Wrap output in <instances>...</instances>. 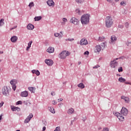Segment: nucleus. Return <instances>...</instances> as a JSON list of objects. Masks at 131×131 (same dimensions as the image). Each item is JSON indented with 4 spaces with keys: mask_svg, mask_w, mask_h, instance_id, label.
Instances as JSON below:
<instances>
[{
    "mask_svg": "<svg viewBox=\"0 0 131 131\" xmlns=\"http://www.w3.org/2000/svg\"><path fill=\"white\" fill-rule=\"evenodd\" d=\"M0 120H2V115L0 116Z\"/></svg>",
    "mask_w": 131,
    "mask_h": 131,
    "instance_id": "nucleus-58",
    "label": "nucleus"
},
{
    "mask_svg": "<svg viewBox=\"0 0 131 131\" xmlns=\"http://www.w3.org/2000/svg\"><path fill=\"white\" fill-rule=\"evenodd\" d=\"M129 84L130 85H131V83H129Z\"/></svg>",
    "mask_w": 131,
    "mask_h": 131,
    "instance_id": "nucleus-60",
    "label": "nucleus"
},
{
    "mask_svg": "<svg viewBox=\"0 0 131 131\" xmlns=\"http://www.w3.org/2000/svg\"><path fill=\"white\" fill-rule=\"evenodd\" d=\"M99 67H100L99 65H96L93 67V69H97V68H99Z\"/></svg>",
    "mask_w": 131,
    "mask_h": 131,
    "instance_id": "nucleus-39",
    "label": "nucleus"
},
{
    "mask_svg": "<svg viewBox=\"0 0 131 131\" xmlns=\"http://www.w3.org/2000/svg\"><path fill=\"white\" fill-rule=\"evenodd\" d=\"M119 76H120V75H118Z\"/></svg>",
    "mask_w": 131,
    "mask_h": 131,
    "instance_id": "nucleus-64",
    "label": "nucleus"
},
{
    "mask_svg": "<svg viewBox=\"0 0 131 131\" xmlns=\"http://www.w3.org/2000/svg\"><path fill=\"white\" fill-rule=\"evenodd\" d=\"M68 20H67V18L64 17L62 18V22H61V25H65L66 23H67V21Z\"/></svg>",
    "mask_w": 131,
    "mask_h": 131,
    "instance_id": "nucleus-24",
    "label": "nucleus"
},
{
    "mask_svg": "<svg viewBox=\"0 0 131 131\" xmlns=\"http://www.w3.org/2000/svg\"><path fill=\"white\" fill-rule=\"evenodd\" d=\"M68 40L69 41H73V40H74V38H68Z\"/></svg>",
    "mask_w": 131,
    "mask_h": 131,
    "instance_id": "nucleus-42",
    "label": "nucleus"
},
{
    "mask_svg": "<svg viewBox=\"0 0 131 131\" xmlns=\"http://www.w3.org/2000/svg\"><path fill=\"white\" fill-rule=\"evenodd\" d=\"M119 76H120V75H118Z\"/></svg>",
    "mask_w": 131,
    "mask_h": 131,
    "instance_id": "nucleus-63",
    "label": "nucleus"
},
{
    "mask_svg": "<svg viewBox=\"0 0 131 131\" xmlns=\"http://www.w3.org/2000/svg\"><path fill=\"white\" fill-rule=\"evenodd\" d=\"M66 40H67V41L68 40V39H66Z\"/></svg>",
    "mask_w": 131,
    "mask_h": 131,
    "instance_id": "nucleus-62",
    "label": "nucleus"
},
{
    "mask_svg": "<svg viewBox=\"0 0 131 131\" xmlns=\"http://www.w3.org/2000/svg\"><path fill=\"white\" fill-rule=\"evenodd\" d=\"M54 36H55V37H58V36H60V34L59 33H55L54 34Z\"/></svg>",
    "mask_w": 131,
    "mask_h": 131,
    "instance_id": "nucleus-37",
    "label": "nucleus"
},
{
    "mask_svg": "<svg viewBox=\"0 0 131 131\" xmlns=\"http://www.w3.org/2000/svg\"><path fill=\"white\" fill-rule=\"evenodd\" d=\"M27 28L29 30H33V29H34V26L32 24H29L27 26Z\"/></svg>",
    "mask_w": 131,
    "mask_h": 131,
    "instance_id": "nucleus-17",
    "label": "nucleus"
},
{
    "mask_svg": "<svg viewBox=\"0 0 131 131\" xmlns=\"http://www.w3.org/2000/svg\"><path fill=\"white\" fill-rule=\"evenodd\" d=\"M34 19L35 21H39V20H41V16H36Z\"/></svg>",
    "mask_w": 131,
    "mask_h": 131,
    "instance_id": "nucleus-29",
    "label": "nucleus"
},
{
    "mask_svg": "<svg viewBox=\"0 0 131 131\" xmlns=\"http://www.w3.org/2000/svg\"><path fill=\"white\" fill-rule=\"evenodd\" d=\"M11 108L12 111H20V108L14 106H11Z\"/></svg>",
    "mask_w": 131,
    "mask_h": 131,
    "instance_id": "nucleus-21",
    "label": "nucleus"
},
{
    "mask_svg": "<svg viewBox=\"0 0 131 131\" xmlns=\"http://www.w3.org/2000/svg\"><path fill=\"white\" fill-rule=\"evenodd\" d=\"M10 93V90L7 86H5L2 89V94L4 96H9Z\"/></svg>",
    "mask_w": 131,
    "mask_h": 131,
    "instance_id": "nucleus-6",
    "label": "nucleus"
},
{
    "mask_svg": "<svg viewBox=\"0 0 131 131\" xmlns=\"http://www.w3.org/2000/svg\"><path fill=\"white\" fill-rule=\"evenodd\" d=\"M101 46L102 48H105L106 47V45H105V43H101Z\"/></svg>",
    "mask_w": 131,
    "mask_h": 131,
    "instance_id": "nucleus-44",
    "label": "nucleus"
},
{
    "mask_svg": "<svg viewBox=\"0 0 131 131\" xmlns=\"http://www.w3.org/2000/svg\"><path fill=\"white\" fill-rule=\"evenodd\" d=\"M76 2L77 4H81V3H83V2H84V0H76Z\"/></svg>",
    "mask_w": 131,
    "mask_h": 131,
    "instance_id": "nucleus-32",
    "label": "nucleus"
},
{
    "mask_svg": "<svg viewBox=\"0 0 131 131\" xmlns=\"http://www.w3.org/2000/svg\"><path fill=\"white\" fill-rule=\"evenodd\" d=\"M32 72L33 74L35 73L37 76H38L40 75V73L39 72V71L38 70H33L32 71Z\"/></svg>",
    "mask_w": 131,
    "mask_h": 131,
    "instance_id": "nucleus-22",
    "label": "nucleus"
},
{
    "mask_svg": "<svg viewBox=\"0 0 131 131\" xmlns=\"http://www.w3.org/2000/svg\"><path fill=\"white\" fill-rule=\"evenodd\" d=\"M3 53H4V52H3V51H2V52H1V51H0V54H3Z\"/></svg>",
    "mask_w": 131,
    "mask_h": 131,
    "instance_id": "nucleus-57",
    "label": "nucleus"
},
{
    "mask_svg": "<svg viewBox=\"0 0 131 131\" xmlns=\"http://www.w3.org/2000/svg\"><path fill=\"white\" fill-rule=\"evenodd\" d=\"M45 62L48 66H52L54 64V61L52 59H46Z\"/></svg>",
    "mask_w": 131,
    "mask_h": 131,
    "instance_id": "nucleus-11",
    "label": "nucleus"
},
{
    "mask_svg": "<svg viewBox=\"0 0 131 131\" xmlns=\"http://www.w3.org/2000/svg\"><path fill=\"white\" fill-rule=\"evenodd\" d=\"M99 40L100 41H104L105 40V37H99Z\"/></svg>",
    "mask_w": 131,
    "mask_h": 131,
    "instance_id": "nucleus-33",
    "label": "nucleus"
},
{
    "mask_svg": "<svg viewBox=\"0 0 131 131\" xmlns=\"http://www.w3.org/2000/svg\"><path fill=\"white\" fill-rule=\"evenodd\" d=\"M21 104H22V101H19L16 102V105H21Z\"/></svg>",
    "mask_w": 131,
    "mask_h": 131,
    "instance_id": "nucleus-38",
    "label": "nucleus"
},
{
    "mask_svg": "<svg viewBox=\"0 0 131 131\" xmlns=\"http://www.w3.org/2000/svg\"><path fill=\"white\" fill-rule=\"evenodd\" d=\"M30 46H28L27 48V51H29V49H30Z\"/></svg>",
    "mask_w": 131,
    "mask_h": 131,
    "instance_id": "nucleus-50",
    "label": "nucleus"
},
{
    "mask_svg": "<svg viewBox=\"0 0 131 131\" xmlns=\"http://www.w3.org/2000/svg\"><path fill=\"white\" fill-rule=\"evenodd\" d=\"M48 108L49 111H50L51 113H53V114L56 113V112L55 111V109H54V107L50 106V107H48Z\"/></svg>",
    "mask_w": 131,
    "mask_h": 131,
    "instance_id": "nucleus-23",
    "label": "nucleus"
},
{
    "mask_svg": "<svg viewBox=\"0 0 131 131\" xmlns=\"http://www.w3.org/2000/svg\"><path fill=\"white\" fill-rule=\"evenodd\" d=\"M42 130L43 131H45V130H46V127H43V128H42Z\"/></svg>",
    "mask_w": 131,
    "mask_h": 131,
    "instance_id": "nucleus-54",
    "label": "nucleus"
},
{
    "mask_svg": "<svg viewBox=\"0 0 131 131\" xmlns=\"http://www.w3.org/2000/svg\"><path fill=\"white\" fill-rule=\"evenodd\" d=\"M113 113L115 116H117L120 121H124V117L122 116L121 114L116 112H114Z\"/></svg>",
    "mask_w": 131,
    "mask_h": 131,
    "instance_id": "nucleus-5",
    "label": "nucleus"
},
{
    "mask_svg": "<svg viewBox=\"0 0 131 131\" xmlns=\"http://www.w3.org/2000/svg\"><path fill=\"white\" fill-rule=\"evenodd\" d=\"M108 3H112L113 2V0H106Z\"/></svg>",
    "mask_w": 131,
    "mask_h": 131,
    "instance_id": "nucleus-49",
    "label": "nucleus"
},
{
    "mask_svg": "<svg viewBox=\"0 0 131 131\" xmlns=\"http://www.w3.org/2000/svg\"><path fill=\"white\" fill-rule=\"evenodd\" d=\"M70 53L67 51H63L59 54V58L60 59H65L67 56H69Z\"/></svg>",
    "mask_w": 131,
    "mask_h": 131,
    "instance_id": "nucleus-4",
    "label": "nucleus"
},
{
    "mask_svg": "<svg viewBox=\"0 0 131 131\" xmlns=\"http://www.w3.org/2000/svg\"><path fill=\"white\" fill-rule=\"evenodd\" d=\"M88 43L89 42L85 38H83L80 41V46H86Z\"/></svg>",
    "mask_w": 131,
    "mask_h": 131,
    "instance_id": "nucleus-9",
    "label": "nucleus"
},
{
    "mask_svg": "<svg viewBox=\"0 0 131 131\" xmlns=\"http://www.w3.org/2000/svg\"><path fill=\"white\" fill-rule=\"evenodd\" d=\"M29 7L30 9H31V8H32V7H34V3H33V2H31L30 3L29 5Z\"/></svg>",
    "mask_w": 131,
    "mask_h": 131,
    "instance_id": "nucleus-31",
    "label": "nucleus"
},
{
    "mask_svg": "<svg viewBox=\"0 0 131 131\" xmlns=\"http://www.w3.org/2000/svg\"><path fill=\"white\" fill-rule=\"evenodd\" d=\"M120 5H121V6H125V5H126V3H125V2H124V1H122L120 3Z\"/></svg>",
    "mask_w": 131,
    "mask_h": 131,
    "instance_id": "nucleus-35",
    "label": "nucleus"
},
{
    "mask_svg": "<svg viewBox=\"0 0 131 131\" xmlns=\"http://www.w3.org/2000/svg\"><path fill=\"white\" fill-rule=\"evenodd\" d=\"M121 99H122V100H124V101H125V103H128V102H129V98H128L127 97L122 96L121 97Z\"/></svg>",
    "mask_w": 131,
    "mask_h": 131,
    "instance_id": "nucleus-18",
    "label": "nucleus"
},
{
    "mask_svg": "<svg viewBox=\"0 0 131 131\" xmlns=\"http://www.w3.org/2000/svg\"><path fill=\"white\" fill-rule=\"evenodd\" d=\"M18 40V37L16 36H13L11 38V41L12 42H16L17 40Z\"/></svg>",
    "mask_w": 131,
    "mask_h": 131,
    "instance_id": "nucleus-20",
    "label": "nucleus"
},
{
    "mask_svg": "<svg viewBox=\"0 0 131 131\" xmlns=\"http://www.w3.org/2000/svg\"><path fill=\"white\" fill-rule=\"evenodd\" d=\"M58 101H60V102H61V101H63V99L62 98L58 99Z\"/></svg>",
    "mask_w": 131,
    "mask_h": 131,
    "instance_id": "nucleus-53",
    "label": "nucleus"
},
{
    "mask_svg": "<svg viewBox=\"0 0 131 131\" xmlns=\"http://www.w3.org/2000/svg\"><path fill=\"white\" fill-rule=\"evenodd\" d=\"M82 120H83L84 121H85L86 120V117H84L82 118Z\"/></svg>",
    "mask_w": 131,
    "mask_h": 131,
    "instance_id": "nucleus-47",
    "label": "nucleus"
},
{
    "mask_svg": "<svg viewBox=\"0 0 131 131\" xmlns=\"http://www.w3.org/2000/svg\"><path fill=\"white\" fill-rule=\"evenodd\" d=\"M74 113V110L73 108H71L68 110V114H72Z\"/></svg>",
    "mask_w": 131,
    "mask_h": 131,
    "instance_id": "nucleus-25",
    "label": "nucleus"
},
{
    "mask_svg": "<svg viewBox=\"0 0 131 131\" xmlns=\"http://www.w3.org/2000/svg\"><path fill=\"white\" fill-rule=\"evenodd\" d=\"M105 22L106 27L107 28H111L112 27V25H113L114 20H113V18H112V17L107 16L105 18Z\"/></svg>",
    "mask_w": 131,
    "mask_h": 131,
    "instance_id": "nucleus-1",
    "label": "nucleus"
},
{
    "mask_svg": "<svg viewBox=\"0 0 131 131\" xmlns=\"http://www.w3.org/2000/svg\"><path fill=\"white\" fill-rule=\"evenodd\" d=\"M17 28V26H14L13 27L10 28V30H13V29H16Z\"/></svg>",
    "mask_w": 131,
    "mask_h": 131,
    "instance_id": "nucleus-40",
    "label": "nucleus"
},
{
    "mask_svg": "<svg viewBox=\"0 0 131 131\" xmlns=\"http://www.w3.org/2000/svg\"><path fill=\"white\" fill-rule=\"evenodd\" d=\"M95 53H99L101 52V46L100 45H97L94 49Z\"/></svg>",
    "mask_w": 131,
    "mask_h": 131,
    "instance_id": "nucleus-15",
    "label": "nucleus"
},
{
    "mask_svg": "<svg viewBox=\"0 0 131 131\" xmlns=\"http://www.w3.org/2000/svg\"><path fill=\"white\" fill-rule=\"evenodd\" d=\"M20 96L23 98H26L27 97H28V92L27 91L22 92L20 93Z\"/></svg>",
    "mask_w": 131,
    "mask_h": 131,
    "instance_id": "nucleus-13",
    "label": "nucleus"
},
{
    "mask_svg": "<svg viewBox=\"0 0 131 131\" xmlns=\"http://www.w3.org/2000/svg\"><path fill=\"white\" fill-rule=\"evenodd\" d=\"M47 3L49 7H54V6H55V3L53 0H49L47 1Z\"/></svg>",
    "mask_w": 131,
    "mask_h": 131,
    "instance_id": "nucleus-14",
    "label": "nucleus"
},
{
    "mask_svg": "<svg viewBox=\"0 0 131 131\" xmlns=\"http://www.w3.org/2000/svg\"><path fill=\"white\" fill-rule=\"evenodd\" d=\"M60 33H61V35H60V37H62V36H63V32L61 31Z\"/></svg>",
    "mask_w": 131,
    "mask_h": 131,
    "instance_id": "nucleus-51",
    "label": "nucleus"
},
{
    "mask_svg": "<svg viewBox=\"0 0 131 131\" xmlns=\"http://www.w3.org/2000/svg\"><path fill=\"white\" fill-rule=\"evenodd\" d=\"M70 23L74 24V25H78L79 24V19L75 17H72L70 20Z\"/></svg>",
    "mask_w": 131,
    "mask_h": 131,
    "instance_id": "nucleus-7",
    "label": "nucleus"
},
{
    "mask_svg": "<svg viewBox=\"0 0 131 131\" xmlns=\"http://www.w3.org/2000/svg\"><path fill=\"white\" fill-rule=\"evenodd\" d=\"M32 117H33V115L32 114H30L29 116L25 119V123H28Z\"/></svg>",
    "mask_w": 131,
    "mask_h": 131,
    "instance_id": "nucleus-12",
    "label": "nucleus"
},
{
    "mask_svg": "<svg viewBox=\"0 0 131 131\" xmlns=\"http://www.w3.org/2000/svg\"><path fill=\"white\" fill-rule=\"evenodd\" d=\"M17 82V80L16 79H12L10 81V84H11L13 91H16Z\"/></svg>",
    "mask_w": 131,
    "mask_h": 131,
    "instance_id": "nucleus-8",
    "label": "nucleus"
},
{
    "mask_svg": "<svg viewBox=\"0 0 131 131\" xmlns=\"http://www.w3.org/2000/svg\"><path fill=\"white\" fill-rule=\"evenodd\" d=\"M78 88H80V89H84V84L82 83H80L79 84H78Z\"/></svg>",
    "mask_w": 131,
    "mask_h": 131,
    "instance_id": "nucleus-27",
    "label": "nucleus"
},
{
    "mask_svg": "<svg viewBox=\"0 0 131 131\" xmlns=\"http://www.w3.org/2000/svg\"><path fill=\"white\" fill-rule=\"evenodd\" d=\"M4 105V102H2L1 103H0V108L1 107H3Z\"/></svg>",
    "mask_w": 131,
    "mask_h": 131,
    "instance_id": "nucleus-48",
    "label": "nucleus"
},
{
    "mask_svg": "<svg viewBox=\"0 0 131 131\" xmlns=\"http://www.w3.org/2000/svg\"><path fill=\"white\" fill-rule=\"evenodd\" d=\"M115 2H119V0H115Z\"/></svg>",
    "mask_w": 131,
    "mask_h": 131,
    "instance_id": "nucleus-59",
    "label": "nucleus"
},
{
    "mask_svg": "<svg viewBox=\"0 0 131 131\" xmlns=\"http://www.w3.org/2000/svg\"><path fill=\"white\" fill-rule=\"evenodd\" d=\"M16 131H20V130H16Z\"/></svg>",
    "mask_w": 131,
    "mask_h": 131,
    "instance_id": "nucleus-61",
    "label": "nucleus"
},
{
    "mask_svg": "<svg viewBox=\"0 0 131 131\" xmlns=\"http://www.w3.org/2000/svg\"><path fill=\"white\" fill-rule=\"evenodd\" d=\"M51 95H52V96L55 95V92H51Z\"/></svg>",
    "mask_w": 131,
    "mask_h": 131,
    "instance_id": "nucleus-52",
    "label": "nucleus"
},
{
    "mask_svg": "<svg viewBox=\"0 0 131 131\" xmlns=\"http://www.w3.org/2000/svg\"><path fill=\"white\" fill-rule=\"evenodd\" d=\"M52 104H53V105H56V104H57V101L54 100L53 101H52Z\"/></svg>",
    "mask_w": 131,
    "mask_h": 131,
    "instance_id": "nucleus-43",
    "label": "nucleus"
},
{
    "mask_svg": "<svg viewBox=\"0 0 131 131\" xmlns=\"http://www.w3.org/2000/svg\"><path fill=\"white\" fill-rule=\"evenodd\" d=\"M54 131H61V128L59 126L56 127Z\"/></svg>",
    "mask_w": 131,
    "mask_h": 131,
    "instance_id": "nucleus-36",
    "label": "nucleus"
},
{
    "mask_svg": "<svg viewBox=\"0 0 131 131\" xmlns=\"http://www.w3.org/2000/svg\"><path fill=\"white\" fill-rule=\"evenodd\" d=\"M118 59H121V57L119 58H115L114 60L111 61L110 62V67L111 68L113 69H115L117 66H118V62L116 61Z\"/></svg>",
    "mask_w": 131,
    "mask_h": 131,
    "instance_id": "nucleus-3",
    "label": "nucleus"
},
{
    "mask_svg": "<svg viewBox=\"0 0 131 131\" xmlns=\"http://www.w3.org/2000/svg\"><path fill=\"white\" fill-rule=\"evenodd\" d=\"M80 64H81V62H78V65H80Z\"/></svg>",
    "mask_w": 131,
    "mask_h": 131,
    "instance_id": "nucleus-56",
    "label": "nucleus"
},
{
    "mask_svg": "<svg viewBox=\"0 0 131 131\" xmlns=\"http://www.w3.org/2000/svg\"><path fill=\"white\" fill-rule=\"evenodd\" d=\"M126 81L125 79H124L122 77H120L119 78V82H124V81Z\"/></svg>",
    "mask_w": 131,
    "mask_h": 131,
    "instance_id": "nucleus-28",
    "label": "nucleus"
},
{
    "mask_svg": "<svg viewBox=\"0 0 131 131\" xmlns=\"http://www.w3.org/2000/svg\"><path fill=\"white\" fill-rule=\"evenodd\" d=\"M4 21H5V19H4L0 20V26H3V25L5 24V22H4Z\"/></svg>",
    "mask_w": 131,
    "mask_h": 131,
    "instance_id": "nucleus-30",
    "label": "nucleus"
},
{
    "mask_svg": "<svg viewBox=\"0 0 131 131\" xmlns=\"http://www.w3.org/2000/svg\"><path fill=\"white\" fill-rule=\"evenodd\" d=\"M32 43V41H30L29 43H28V47H31V44Z\"/></svg>",
    "mask_w": 131,
    "mask_h": 131,
    "instance_id": "nucleus-41",
    "label": "nucleus"
},
{
    "mask_svg": "<svg viewBox=\"0 0 131 131\" xmlns=\"http://www.w3.org/2000/svg\"><path fill=\"white\" fill-rule=\"evenodd\" d=\"M125 83H126V84H129V82H126Z\"/></svg>",
    "mask_w": 131,
    "mask_h": 131,
    "instance_id": "nucleus-55",
    "label": "nucleus"
},
{
    "mask_svg": "<svg viewBox=\"0 0 131 131\" xmlns=\"http://www.w3.org/2000/svg\"><path fill=\"white\" fill-rule=\"evenodd\" d=\"M119 72H122L123 71V69H122V67H120L118 69Z\"/></svg>",
    "mask_w": 131,
    "mask_h": 131,
    "instance_id": "nucleus-34",
    "label": "nucleus"
},
{
    "mask_svg": "<svg viewBox=\"0 0 131 131\" xmlns=\"http://www.w3.org/2000/svg\"><path fill=\"white\" fill-rule=\"evenodd\" d=\"M128 25H129L128 23H126L125 24V26L126 27V28H127V27H128Z\"/></svg>",
    "mask_w": 131,
    "mask_h": 131,
    "instance_id": "nucleus-45",
    "label": "nucleus"
},
{
    "mask_svg": "<svg viewBox=\"0 0 131 131\" xmlns=\"http://www.w3.org/2000/svg\"><path fill=\"white\" fill-rule=\"evenodd\" d=\"M117 40V38L115 35H113L111 37V42L113 43L115 42V41Z\"/></svg>",
    "mask_w": 131,
    "mask_h": 131,
    "instance_id": "nucleus-19",
    "label": "nucleus"
},
{
    "mask_svg": "<svg viewBox=\"0 0 131 131\" xmlns=\"http://www.w3.org/2000/svg\"><path fill=\"white\" fill-rule=\"evenodd\" d=\"M90 54V52L89 51H85L84 53V55H89Z\"/></svg>",
    "mask_w": 131,
    "mask_h": 131,
    "instance_id": "nucleus-46",
    "label": "nucleus"
},
{
    "mask_svg": "<svg viewBox=\"0 0 131 131\" xmlns=\"http://www.w3.org/2000/svg\"><path fill=\"white\" fill-rule=\"evenodd\" d=\"M80 20L83 25L89 24L90 23V15L88 14L83 15L81 17Z\"/></svg>",
    "mask_w": 131,
    "mask_h": 131,
    "instance_id": "nucleus-2",
    "label": "nucleus"
},
{
    "mask_svg": "<svg viewBox=\"0 0 131 131\" xmlns=\"http://www.w3.org/2000/svg\"><path fill=\"white\" fill-rule=\"evenodd\" d=\"M55 51V49H54V48L50 47H49L47 50V52H48V53H49V54H51L52 53H54Z\"/></svg>",
    "mask_w": 131,
    "mask_h": 131,
    "instance_id": "nucleus-16",
    "label": "nucleus"
},
{
    "mask_svg": "<svg viewBox=\"0 0 131 131\" xmlns=\"http://www.w3.org/2000/svg\"><path fill=\"white\" fill-rule=\"evenodd\" d=\"M121 114H123V115L126 116V115H127V113H128V111L126 108L123 107L121 111Z\"/></svg>",
    "mask_w": 131,
    "mask_h": 131,
    "instance_id": "nucleus-10",
    "label": "nucleus"
},
{
    "mask_svg": "<svg viewBox=\"0 0 131 131\" xmlns=\"http://www.w3.org/2000/svg\"><path fill=\"white\" fill-rule=\"evenodd\" d=\"M28 90L31 92V93H34L35 92V88L29 87L28 88Z\"/></svg>",
    "mask_w": 131,
    "mask_h": 131,
    "instance_id": "nucleus-26",
    "label": "nucleus"
}]
</instances>
